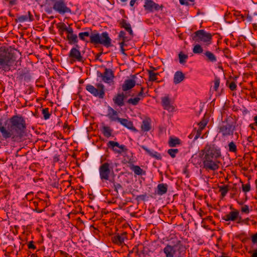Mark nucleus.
<instances>
[{
  "instance_id": "1",
  "label": "nucleus",
  "mask_w": 257,
  "mask_h": 257,
  "mask_svg": "<svg viewBox=\"0 0 257 257\" xmlns=\"http://www.w3.org/2000/svg\"><path fill=\"white\" fill-rule=\"evenodd\" d=\"M26 130L25 118L21 115H15L8 120L7 127H2V137L6 140L11 138L16 141L20 140L24 136Z\"/></svg>"
},
{
  "instance_id": "2",
  "label": "nucleus",
  "mask_w": 257,
  "mask_h": 257,
  "mask_svg": "<svg viewBox=\"0 0 257 257\" xmlns=\"http://www.w3.org/2000/svg\"><path fill=\"white\" fill-rule=\"evenodd\" d=\"M203 168L206 171H215L219 168V159L221 157L220 148L213 143H207L201 151Z\"/></svg>"
},
{
  "instance_id": "3",
  "label": "nucleus",
  "mask_w": 257,
  "mask_h": 257,
  "mask_svg": "<svg viewBox=\"0 0 257 257\" xmlns=\"http://www.w3.org/2000/svg\"><path fill=\"white\" fill-rule=\"evenodd\" d=\"M90 35L89 43L96 46L97 45H101L106 48L112 46L111 39L106 32L99 34L97 31H94Z\"/></svg>"
},
{
  "instance_id": "4",
  "label": "nucleus",
  "mask_w": 257,
  "mask_h": 257,
  "mask_svg": "<svg viewBox=\"0 0 257 257\" xmlns=\"http://www.w3.org/2000/svg\"><path fill=\"white\" fill-rule=\"evenodd\" d=\"M16 61V58L14 53L7 51L0 52V67L4 71H9Z\"/></svg>"
},
{
  "instance_id": "5",
  "label": "nucleus",
  "mask_w": 257,
  "mask_h": 257,
  "mask_svg": "<svg viewBox=\"0 0 257 257\" xmlns=\"http://www.w3.org/2000/svg\"><path fill=\"white\" fill-rule=\"evenodd\" d=\"M100 163L101 165L99 167V177L103 182L109 180L111 174H114L112 163L110 160H107L104 163L101 160Z\"/></svg>"
},
{
  "instance_id": "6",
  "label": "nucleus",
  "mask_w": 257,
  "mask_h": 257,
  "mask_svg": "<svg viewBox=\"0 0 257 257\" xmlns=\"http://www.w3.org/2000/svg\"><path fill=\"white\" fill-rule=\"evenodd\" d=\"M192 38L195 42L202 43L208 46L211 43L212 35L204 30H199L193 33Z\"/></svg>"
},
{
  "instance_id": "7",
  "label": "nucleus",
  "mask_w": 257,
  "mask_h": 257,
  "mask_svg": "<svg viewBox=\"0 0 257 257\" xmlns=\"http://www.w3.org/2000/svg\"><path fill=\"white\" fill-rule=\"evenodd\" d=\"M96 88L91 84L86 86V89L94 96L100 99L104 98L105 96V87L102 83H97Z\"/></svg>"
},
{
  "instance_id": "8",
  "label": "nucleus",
  "mask_w": 257,
  "mask_h": 257,
  "mask_svg": "<svg viewBox=\"0 0 257 257\" xmlns=\"http://www.w3.org/2000/svg\"><path fill=\"white\" fill-rule=\"evenodd\" d=\"M228 119L229 118H225L222 122V124L218 127V132L221 134L223 137L232 136L235 128V125L233 124L228 123Z\"/></svg>"
},
{
  "instance_id": "9",
  "label": "nucleus",
  "mask_w": 257,
  "mask_h": 257,
  "mask_svg": "<svg viewBox=\"0 0 257 257\" xmlns=\"http://www.w3.org/2000/svg\"><path fill=\"white\" fill-rule=\"evenodd\" d=\"M53 3V9L61 15L71 13V9L67 6L65 0H50Z\"/></svg>"
},
{
  "instance_id": "10",
  "label": "nucleus",
  "mask_w": 257,
  "mask_h": 257,
  "mask_svg": "<svg viewBox=\"0 0 257 257\" xmlns=\"http://www.w3.org/2000/svg\"><path fill=\"white\" fill-rule=\"evenodd\" d=\"M186 249L181 240H177L175 244L172 245L173 257H186Z\"/></svg>"
},
{
  "instance_id": "11",
  "label": "nucleus",
  "mask_w": 257,
  "mask_h": 257,
  "mask_svg": "<svg viewBox=\"0 0 257 257\" xmlns=\"http://www.w3.org/2000/svg\"><path fill=\"white\" fill-rule=\"evenodd\" d=\"M79 46L76 44V47L72 48L69 53V57L70 59L71 63H73L76 61L83 62V58L81 54L80 51L79 50Z\"/></svg>"
},
{
  "instance_id": "12",
  "label": "nucleus",
  "mask_w": 257,
  "mask_h": 257,
  "mask_svg": "<svg viewBox=\"0 0 257 257\" xmlns=\"http://www.w3.org/2000/svg\"><path fill=\"white\" fill-rule=\"evenodd\" d=\"M144 7L147 13H151L162 10L164 6L155 3L153 0H145Z\"/></svg>"
},
{
  "instance_id": "13",
  "label": "nucleus",
  "mask_w": 257,
  "mask_h": 257,
  "mask_svg": "<svg viewBox=\"0 0 257 257\" xmlns=\"http://www.w3.org/2000/svg\"><path fill=\"white\" fill-rule=\"evenodd\" d=\"M104 70L103 73L97 71V76L98 77H101L104 82L108 83L114 78V73L110 68H105Z\"/></svg>"
},
{
  "instance_id": "14",
  "label": "nucleus",
  "mask_w": 257,
  "mask_h": 257,
  "mask_svg": "<svg viewBox=\"0 0 257 257\" xmlns=\"http://www.w3.org/2000/svg\"><path fill=\"white\" fill-rule=\"evenodd\" d=\"M126 96L123 92L118 93L112 98L114 105L116 106L122 107L125 105V99Z\"/></svg>"
},
{
  "instance_id": "15",
  "label": "nucleus",
  "mask_w": 257,
  "mask_h": 257,
  "mask_svg": "<svg viewBox=\"0 0 257 257\" xmlns=\"http://www.w3.org/2000/svg\"><path fill=\"white\" fill-rule=\"evenodd\" d=\"M35 207L34 210L38 213H42L44 211L45 209L48 206L47 203L42 199H39L38 201H34L32 202Z\"/></svg>"
},
{
  "instance_id": "16",
  "label": "nucleus",
  "mask_w": 257,
  "mask_h": 257,
  "mask_svg": "<svg viewBox=\"0 0 257 257\" xmlns=\"http://www.w3.org/2000/svg\"><path fill=\"white\" fill-rule=\"evenodd\" d=\"M127 238V233L123 232L120 234L117 233L112 237V241L117 245H122L124 243V240Z\"/></svg>"
},
{
  "instance_id": "17",
  "label": "nucleus",
  "mask_w": 257,
  "mask_h": 257,
  "mask_svg": "<svg viewBox=\"0 0 257 257\" xmlns=\"http://www.w3.org/2000/svg\"><path fill=\"white\" fill-rule=\"evenodd\" d=\"M108 113L106 116L111 121H118L120 118L118 116V112L110 106L107 107Z\"/></svg>"
},
{
  "instance_id": "18",
  "label": "nucleus",
  "mask_w": 257,
  "mask_h": 257,
  "mask_svg": "<svg viewBox=\"0 0 257 257\" xmlns=\"http://www.w3.org/2000/svg\"><path fill=\"white\" fill-rule=\"evenodd\" d=\"M162 105L165 109L168 111H173L174 109V106L171 104V100L169 95L161 98Z\"/></svg>"
},
{
  "instance_id": "19",
  "label": "nucleus",
  "mask_w": 257,
  "mask_h": 257,
  "mask_svg": "<svg viewBox=\"0 0 257 257\" xmlns=\"http://www.w3.org/2000/svg\"><path fill=\"white\" fill-rule=\"evenodd\" d=\"M119 26L121 28H123L126 31L131 37H133L134 36L133 32L132 29V27L131 24L128 23L125 20L121 19L118 21Z\"/></svg>"
},
{
  "instance_id": "20",
  "label": "nucleus",
  "mask_w": 257,
  "mask_h": 257,
  "mask_svg": "<svg viewBox=\"0 0 257 257\" xmlns=\"http://www.w3.org/2000/svg\"><path fill=\"white\" fill-rule=\"evenodd\" d=\"M239 211L237 210H234L230 211L228 214L222 217V219L228 221H236L238 217Z\"/></svg>"
},
{
  "instance_id": "21",
  "label": "nucleus",
  "mask_w": 257,
  "mask_h": 257,
  "mask_svg": "<svg viewBox=\"0 0 257 257\" xmlns=\"http://www.w3.org/2000/svg\"><path fill=\"white\" fill-rule=\"evenodd\" d=\"M118 122H119L124 127L134 132H138V130L134 126L133 122L131 120H129L126 118H120Z\"/></svg>"
},
{
  "instance_id": "22",
  "label": "nucleus",
  "mask_w": 257,
  "mask_h": 257,
  "mask_svg": "<svg viewBox=\"0 0 257 257\" xmlns=\"http://www.w3.org/2000/svg\"><path fill=\"white\" fill-rule=\"evenodd\" d=\"M136 85V81L134 79H126L122 85V90L123 91H126L133 88Z\"/></svg>"
},
{
  "instance_id": "23",
  "label": "nucleus",
  "mask_w": 257,
  "mask_h": 257,
  "mask_svg": "<svg viewBox=\"0 0 257 257\" xmlns=\"http://www.w3.org/2000/svg\"><path fill=\"white\" fill-rule=\"evenodd\" d=\"M152 128L151 119L150 117H146L142 122L141 125L142 131L144 132H147L151 130Z\"/></svg>"
},
{
  "instance_id": "24",
  "label": "nucleus",
  "mask_w": 257,
  "mask_h": 257,
  "mask_svg": "<svg viewBox=\"0 0 257 257\" xmlns=\"http://www.w3.org/2000/svg\"><path fill=\"white\" fill-rule=\"evenodd\" d=\"M34 20V18L33 15L31 14L30 11L28 12V15H23L18 17L17 19H15V22L16 23H23L26 21H30L32 22Z\"/></svg>"
},
{
  "instance_id": "25",
  "label": "nucleus",
  "mask_w": 257,
  "mask_h": 257,
  "mask_svg": "<svg viewBox=\"0 0 257 257\" xmlns=\"http://www.w3.org/2000/svg\"><path fill=\"white\" fill-rule=\"evenodd\" d=\"M168 186L167 184L161 183L157 185L156 193L160 196H162L167 192Z\"/></svg>"
},
{
  "instance_id": "26",
  "label": "nucleus",
  "mask_w": 257,
  "mask_h": 257,
  "mask_svg": "<svg viewBox=\"0 0 257 257\" xmlns=\"http://www.w3.org/2000/svg\"><path fill=\"white\" fill-rule=\"evenodd\" d=\"M141 148L144 150L151 157L155 158L158 160H161L162 159V156L161 154L157 152L151 151L147 148L145 146H140Z\"/></svg>"
},
{
  "instance_id": "27",
  "label": "nucleus",
  "mask_w": 257,
  "mask_h": 257,
  "mask_svg": "<svg viewBox=\"0 0 257 257\" xmlns=\"http://www.w3.org/2000/svg\"><path fill=\"white\" fill-rule=\"evenodd\" d=\"M184 74L181 71L176 72L174 75L173 82L175 84L180 83L185 79Z\"/></svg>"
},
{
  "instance_id": "28",
  "label": "nucleus",
  "mask_w": 257,
  "mask_h": 257,
  "mask_svg": "<svg viewBox=\"0 0 257 257\" xmlns=\"http://www.w3.org/2000/svg\"><path fill=\"white\" fill-rule=\"evenodd\" d=\"M165 257H173L172 245L167 244L163 249Z\"/></svg>"
},
{
  "instance_id": "29",
  "label": "nucleus",
  "mask_w": 257,
  "mask_h": 257,
  "mask_svg": "<svg viewBox=\"0 0 257 257\" xmlns=\"http://www.w3.org/2000/svg\"><path fill=\"white\" fill-rule=\"evenodd\" d=\"M119 144L118 142H114L112 141H110L107 143V147L109 148H110L112 149L115 153L120 154V151H118V149H115V147H116L117 148H119Z\"/></svg>"
},
{
  "instance_id": "30",
  "label": "nucleus",
  "mask_w": 257,
  "mask_h": 257,
  "mask_svg": "<svg viewBox=\"0 0 257 257\" xmlns=\"http://www.w3.org/2000/svg\"><path fill=\"white\" fill-rule=\"evenodd\" d=\"M67 39L68 40L69 44L71 45L77 44L78 42V37L74 34L67 35Z\"/></svg>"
},
{
  "instance_id": "31",
  "label": "nucleus",
  "mask_w": 257,
  "mask_h": 257,
  "mask_svg": "<svg viewBox=\"0 0 257 257\" xmlns=\"http://www.w3.org/2000/svg\"><path fill=\"white\" fill-rule=\"evenodd\" d=\"M103 136L106 138H109L111 136L112 130L108 126H103L101 130Z\"/></svg>"
},
{
  "instance_id": "32",
  "label": "nucleus",
  "mask_w": 257,
  "mask_h": 257,
  "mask_svg": "<svg viewBox=\"0 0 257 257\" xmlns=\"http://www.w3.org/2000/svg\"><path fill=\"white\" fill-rule=\"evenodd\" d=\"M181 144V141L177 138L170 137L168 142L169 146L170 147H175L177 145Z\"/></svg>"
},
{
  "instance_id": "33",
  "label": "nucleus",
  "mask_w": 257,
  "mask_h": 257,
  "mask_svg": "<svg viewBox=\"0 0 257 257\" xmlns=\"http://www.w3.org/2000/svg\"><path fill=\"white\" fill-rule=\"evenodd\" d=\"M204 55H205L206 58V60L207 61L211 62H216L217 59L216 56L214 55V54L210 52V51H206Z\"/></svg>"
},
{
  "instance_id": "34",
  "label": "nucleus",
  "mask_w": 257,
  "mask_h": 257,
  "mask_svg": "<svg viewBox=\"0 0 257 257\" xmlns=\"http://www.w3.org/2000/svg\"><path fill=\"white\" fill-rule=\"evenodd\" d=\"M131 169L134 171V173L137 175H142L145 174V171H143L142 169L139 166L133 165Z\"/></svg>"
},
{
  "instance_id": "35",
  "label": "nucleus",
  "mask_w": 257,
  "mask_h": 257,
  "mask_svg": "<svg viewBox=\"0 0 257 257\" xmlns=\"http://www.w3.org/2000/svg\"><path fill=\"white\" fill-rule=\"evenodd\" d=\"M90 33L88 32H81L79 33L78 36L80 40L85 42L86 43H89V40H87L85 37H90Z\"/></svg>"
},
{
  "instance_id": "36",
  "label": "nucleus",
  "mask_w": 257,
  "mask_h": 257,
  "mask_svg": "<svg viewBox=\"0 0 257 257\" xmlns=\"http://www.w3.org/2000/svg\"><path fill=\"white\" fill-rule=\"evenodd\" d=\"M219 191L221 193V195L222 197H224L227 193L229 189L227 185H223L219 186Z\"/></svg>"
},
{
  "instance_id": "37",
  "label": "nucleus",
  "mask_w": 257,
  "mask_h": 257,
  "mask_svg": "<svg viewBox=\"0 0 257 257\" xmlns=\"http://www.w3.org/2000/svg\"><path fill=\"white\" fill-rule=\"evenodd\" d=\"M141 100V97H136L135 98H130L127 100L126 102L128 104H132L133 105H137L140 100Z\"/></svg>"
},
{
  "instance_id": "38",
  "label": "nucleus",
  "mask_w": 257,
  "mask_h": 257,
  "mask_svg": "<svg viewBox=\"0 0 257 257\" xmlns=\"http://www.w3.org/2000/svg\"><path fill=\"white\" fill-rule=\"evenodd\" d=\"M57 28L59 30L60 35L62 36L63 32L66 31L67 26L64 23H59L57 25Z\"/></svg>"
},
{
  "instance_id": "39",
  "label": "nucleus",
  "mask_w": 257,
  "mask_h": 257,
  "mask_svg": "<svg viewBox=\"0 0 257 257\" xmlns=\"http://www.w3.org/2000/svg\"><path fill=\"white\" fill-rule=\"evenodd\" d=\"M149 81H156L157 78V75H158V73H154L152 70H149Z\"/></svg>"
},
{
  "instance_id": "40",
  "label": "nucleus",
  "mask_w": 257,
  "mask_h": 257,
  "mask_svg": "<svg viewBox=\"0 0 257 257\" xmlns=\"http://www.w3.org/2000/svg\"><path fill=\"white\" fill-rule=\"evenodd\" d=\"M203 48L199 44H196L194 46L193 52L194 54H200L203 52Z\"/></svg>"
},
{
  "instance_id": "41",
  "label": "nucleus",
  "mask_w": 257,
  "mask_h": 257,
  "mask_svg": "<svg viewBox=\"0 0 257 257\" xmlns=\"http://www.w3.org/2000/svg\"><path fill=\"white\" fill-rule=\"evenodd\" d=\"M178 56H179V62L181 64H184L186 62V60L187 59V58L188 57L187 55L184 54L182 53V52H180Z\"/></svg>"
},
{
  "instance_id": "42",
  "label": "nucleus",
  "mask_w": 257,
  "mask_h": 257,
  "mask_svg": "<svg viewBox=\"0 0 257 257\" xmlns=\"http://www.w3.org/2000/svg\"><path fill=\"white\" fill-rule=\"evenodd\" d=\"M228 151L230 152L236 153L237 152V147L233 142H231L228 144Z\"/></svg>"
},
{
  "instance_id": "43",
  "label": "nucleus",
  "mask_w": 257,
  "mask_h": 257,
  "mask_svg": "<svg viewBox=\"0 0 257 257\" xmlns=\"http://www.w3.org/2000/svg\"><path fill=\"white\" fill-rule=\"evenodd\" d=\"M118 39L120 40H123L124 41H129L132 37L128 38L125 36V33L123 31H120L118 34Z\"/></svg>"
},
{
  "instance_id": "44",
  "label": "nucleus",
  "mask_w": 257,
  "mask_h": 257,
  "mask_svg": "<svg viewBox=\"0 0 257 257\" xmlns=\"http://www.w3.org/2000/svg\"><path fill=\"white\" fill-rule=\"evenodd\" d=\"M178 152L179 150L177 149H170L168 150V153L172 158H174Z\"/></svg>"
},
{
  "instance_id": "45",
  "label": "nucleus",
  "mask_w": 257,
  "mask_h": 257,
  "mask_svg": "<svg viewBox=\"0 0 257 257\" xmlns=\"http://www.w3.org/2000/svg\"><path fill=\"white\" fill-rule=\"evenodd\" d=\"M42 114L45 119L49 118L50 116V113L49 112L48 108H45L42 109Z\"/></svg>"
},
{
  "instance_id": "46",
  "label": "nucleus",
  "mask_w": 257,
  "mask_h": 257,
  "mask_svg": "<svg viewBox=\"0 0 257 257\" xmlns=\"http://www.w3.org/2000/svg\"><path fill=\"white\" fill-rule=\"evenodd\" d=\"M220 84V79L217 77V76L215 77L214 80V86L213 89L215 91H217L218 90V88L219 87Z\"/></svg>"
},
{
  "instance_id": "47",
  "label": "nucleus",
  "mask_w": 257,
  "mask_h": 257,
  "mask_svg": "<svg viewBox=\"0 0 257 257\" xmlns=\"http://www.w3.org/2000/svg\"><path fill=\"white\" fill-rule=\"evenodd\" d=\"M113 188H114V191L115 192H116L117 193H118V190H122L123 187L120 183L116 182V183H114Z\"/></svg>"
},
{
  "instance_id": "48",
  "label": "nucleus",
  "mask_w": 257,
  "mask_h": 257,
  "mask_svg": "<svg viewBox=\"0 0 257 257\" xmlns=\"http://www.w3.org/2000/svg\"><path fill=\"white\" fill-rule=\"evenodd\" d=\"M207 123V121L204 119H203L199 123L200 131L203 130L206 126Z\"/></svg>"
},
{
  "instance_id": "49",
  "label": "nucleus",
  "mask_w": 257,
  "mask_h": 257,
  "mask_svg": "<svg viewBox=\"0 0 257 257\" xmlns=\"http://www.w3.org/2000/svg\"><path fill=\"white\" fill-rule=\"evenodd\" d=\"M242 190L244 192H249L250 190V185L249 183L242 185Z\"/></svg>"
},
{
  "instance_id": "50",
  "label": "nucleus",
  "mask_w": 257,
  "mask_h": 257,
  "mask_svg": "<svg viewBox=\"0 0 257 257\" xmlns=\"http://www.w3.org/2000/svg\"><path fill=\"white\" fill-rule=\"evenodd\" d=\"M144 87H141V90L139 92V93L138 94V95H137L138 97H141V99L142 98H144L146 96V94L144 92Z\"/></svg>"
},
{
  "instance_id": "51",
  "label": "nucleus",
  "mask_w": 257,
  "mask_h": 257,
  "mask_svg": "<svg viewBox=\"0 0 257 257\" xmlns=\"http://www.w3.org/2000/svg\"><path fill=\"white\" fill-rule=\"evenodd\" d=\"M241 210L242 212L246 214H248L249 212V207L247 205H244L243 206H242Z\"/></svg>"
},
{
  "instance_id": "52",
  "label": "nucleus",
  "mask_w": 257,
  "mask_h": 257,
  "mask_svg": "<svg viewBox=\"0 0 257 257\" xmlns=\"http://www.w3.org/2000/svg\"><path fill=\"white\" fill-rule=\"evenodd\" d=\"M248 253L251 254V257H257V249H252L248 251Z\"/></svg>"
},
{
  "instance_id": "53",
  "label": "nucleus",
  "mask_w": 257,
  "mask_h": 257,
  "mask_svg": "<svg viewBox=\"0 0 257 257\" xmlns=\"http://www.w3.org/2000/svg\"><path fill=\"white\" fill-rule=\"evenodd\" d=\"M228 87L231 91H234L236 89L237 86H236L235 83L234 82L232 81L229 84V85H228Z\"/></svg>"
},
{
  "instance_id": "54",
  "label": "nucleus",
  "mask_w": 257,
  "mask_h": 257,
  "mask_svg": "<svg viewBox=\"0 0 257 257\" xmlns=\"http://www.w3.org/2000/svg\"><path fill=\"white\" fill-rule=\"evenodd\" d=\"M118 148L119 150H118V151H120V154L122 152H126L127 151V148L123 145H120Z\"/></svg>"
},
{
  "instance_id": "55",
  "label": "nucleus",
  "mask_w": 257,
  "mask_h": 257,
  "mask_svg": "<svg viewBox=\"0 0 257 257\" xmlns=\"http://www.w3.org/2000/svg\"><path fill=\"white\" fill-rule=\"evenodd\" d=\"M34 241H31L28 243V247L29 249H35L36 248V246L34 244Z\"/></svg>"
},
{
  "instance_id": "56",
  "label": "nucleus",
  "mask_w": 257,
  "mask_h": 257,
  "mask_svg": "<svg viewBox=\"0 0 257 257\" xmlns=\"http://www.w3.org/2000/svg\"><path fill=\"white\" fill-rule=\"evenodd\" d=\"M53 135L58 139H64L62 135L59 132H55Z\"/></svg>"
},
{
  "instance_id": "57",
  "label": "nucleus",
  "mask_w": 257,
  "mask_h": 257,
  "mask_svg": "<svg viewBox=\"0 0 257 257\" xmlns=\"http://www.w3.org/2000/svg\"><path fill=\"white\" fill-rule=\"evenodd\" d=\"M146 196L147 195L146 194H143V195H139L137 197L136 199L138 200L145 201L146 200Z\"/></svg>"
},
{
  "instance_id": "58",
  "label": "nucleus",
  "mask_w": 257,
  "mask_h": 257,
  "mask_svg": "<svg viewBox=\"0 0 257 257\" xmlns=\"http://www.w3.org/2000/svg\"><path fill=\"white\" fill-rule=\"evenodd\" d=\"M251 241L254 244L257 243V232L252 235Z\"/></svg>"
},
{
  "instance_id": "59",
  "label": "nucleus",
  "mask_w": 257,
  "mask_h": 257,
  "mask_svg": "<svg viewBox=\"0 0 257 257\" xmlns=\"http://www.w3.org/2000/svg\"><path fill=\"white\" fill-rule=\"evenodd\" d=\"M236 221V223H238V224H242V223L245 222V220L242 219V217L241 216H240L239 215H238V217L237 218V219Z\"/></svg>"
},
{
  "instance_id": "60",
  "label": "nucleus",
  "mask_w": 257,
  "mask_h": 257,
  "mask_svg": "<svg viewBox=\"0 0 257 257\" xmlns=\"http://www.w3.org/2000/svg\"><path fill=\"white\" fill-rule=\"evenodd\" d=\"M66 32L68 33V35L74 34L73 30L70 27H67L66 29Z\"/></svg>"
},
{
  "instance_id": "61",
  "label": "nucleus",
  "mask_w": 257,
  "mask_h": 257,
  "mask_svg": "<svg viewBox=\"0 0 257 257\" xmlns=\"http://www.w3.org/2000/svg\"><path fill=\"white\" fill-rule=\"evenodd\" d=\"M33 195V193L32 192H29L27 193L26 195V198L27 200H31L32 198V195Z\"/></svg>"
},
{
  "instance_id": "62",
  "label": "nucleus",
  "mask_w": 257,
  "mask_h": 257,
  "mask_svg": "<svg viewBox=\"0 0 257 257\" xmlns=\"http://www.w3.org/2000/svg\"><path fill=\"white\" fill-rule=\"evenodd\" d=\"M180 3L182 5H186L188 6L189 3L186 1V0H179Z\"/></svg>"
},
{
  "instance_id": "63",
  "label": "nucleus",
  "mask_w": 257,
  "mask_h": 257,
  "mask_svg": "<svg viewBox=\"0 0 257 257\" xmlns=\"http://www.w3.org/2000/svg\"><path fill=\"white\" fill-rule=\"evenodd\" d=\"M128 41H124L123 40H121V41L119 43L120 45V48H124V46L125 45V42H127Z\"/></svg>"
},
{
  "instance_id": "64",
  "label": "nucleus",
  "mask_w": 257,
  "mask_h": 257,
  "mask_svg": "<svg viewBox=\"0 0 257 257\" xmlns=\"http://www.w3.org/2000/svg\"><path fill=\"white\" fill-rule=\"evenodd\" d=\"M250 96L252 98H256V93L254 91H253L250 93Z\"/></svg>"
}]
</instances>
